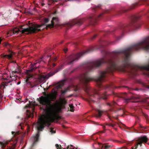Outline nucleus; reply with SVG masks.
Instances as JSON below:
<instances>
[{"label": "nucleus", "instance_id": "nucleus-10", "mask_svg": "<svg viewBox=\"0 0 149 149\" xmlns=\"http://www.w3.org/2000/svg\"><path fill=\"white\" fill-rule=\"evenodd\" d=\"M35 105L36 104L35 102H30L29 105L26 106V107L28 108L29 107H34L35 106Z\"/></svg>", "mask_w": 149, "mask_h": 149}, {"label": "nucleus", "instance_id": "nucleus-16", "mask_svg": "<svg viewBox=\"0 0 149 149\" xmlns=\"http://www.w3.org/2000/svg\"><path fill=\"white\" fill-rule=\"evenodd\" d=\"M50 132L52 134L54 133H55V129H50Z\"/></svg>", "mask_w": 149, "mask_h": 149}, {"label": "nucleus", "instance_id": "nucleus-13", "mask_svg": "<svg viewBox=\"0 0 149 149\" xmlns=\"http://www.w3.org/2000/svg\"><path fill=\"white\" fill-rule=\"evenodd\" d=\"M63 82H61L60 83H59L57 86V88H60L63 85Z\"/></svg>", "mask_w": 149, "mask_h": 149}, {"label": "nucleus", "instance_id": "nucleus-6", "mask_svg": "<svg viewBox=\"0 0 149 149\" xmlns=\"http://www.w3.org/2000/svg\"><path fill=\"white\" fill-rule=\"evenodd\" d=\"M148 139L146 136L141 137L139 138L138 141V144L140 145L143 142H146L147 141Z\"/></svg>", "mask_w": 149, "mask_h": 149}, {"label": "nucleus", "instance_id": "nucleus-8", "mask_svg": "<svg viewBox=\"0 0 149 149\" xmlns=\"http://www.w3.org/2000/svg\"><path fill=\"white\" fill-rule=\"evenodd\" d=\"M105 72H102L99 77H98V79H97V81H101L103 79L104 77L105 76Z\"/></svg>", "mask_w": 149, "mask_h": 149}, {"label": "nucleus", "instance_id": "nucleus-3", "mask_svg": "<svg viewBox=\"0 0 149 149\" xmlns=\"http://www.w3.org/2000/svg\"><path fill=\"white\" fill-rule=\"evenodd\" d=\"M136 46L139 48H142L146 51H148L149 50V42H141L138 43L136 44Z\"/></svg>", "mask_w": 149, "mask_h": 149}, {"label": "nucleus", "instance_id": "nucleus-23", "mask_svg": "<svg viewBox=\"0 0 149 149\" xmlns=\"http://www.w3.org/2000/svg\"><path fill=\"white\" fill-rule=\"evenodd\" d=\"M2 39H1V38H0V43H1V41H2Z\"/></svg>", "mask_w": 149, "mask_h": 149}, {"label": "nucleus", "instance_id": "nucleus-18", "mask_svg": "<svg viewBox=\"0 0 149 149\" xmlns=\"http://www.w3.org/2000/svg\"><path fill=\"white\" fill-rule=\"evenodd\" d=\"M38 134H37L35 137V140H37V139L38 138Z\"/></svg>", "mask_w": 149, "mask_h": 149}, {"label": "nucleus", "instance_id": "nucleus-14", "mask_svg": "<svg viewBox=\"0 0 149 149\" xmlns=\"http://www.w3.org/2000/svg\"><path fill=\"white\" fill-rule=\"evenodd\" d=\"M32 66H31V70H28L27 71H26V73L27 74H28L30 72H32L33 71V68H32L31 67H32Z\"/></svg>", "mask_w": 149, "mask_h": 149}, {"label": "nucleus", "instance_id": "nucleus-21", "mask_svg": "<svg viewBox=\"0 0 149 149\" xmlns=\"http://www.w3.org/2000/svg\"><path fill=\"white\" fill-rule=\"evenodd\" d=\"M13 79H11V80L10 79V80H9V81H7V82H10V81H12Z\"/></svg>", "mask_w": 149, "mask_h": 149}, {"label": "nucleus", "instance_id": "nucleus-19", "mask_svg": "<svg viewBox=\"0 0 149 149\" xmlns=\"http://www.w3.org/2000/svg\"><path fill=\"white\" fill-rule=\"evenodd\" d=\"M98 116H100L101 115L102 112L100 111H98Z\"/></svg>", "mask_w": 149, "mask_h": 149}, {"label": "nucleus", "instance_id": "nucleus-4", "mask_svg": "<svg viewBox=\"0 0 149 149\" xmlns=\"http://www.w3.org/2000/svg\"><path fill=\"white\" fill-rule=\"evenodd\" d=\"M54 74L49 73L45 75H40L38 78V80L40 82H42L44 81L45 79H48L49 77L52 76Z\"/></svg>", "mask_w": 149, "mask_h": 149}, {"label": "nucleus", "instance_id": "nucleus-5", "mask_svg": "<svg viewBox=\"0 0 149 149\" xmlns=\"http://www.w3.org/2000/svg\"><path fill=\"white\" fill-rule=\"evenodd\" d=\"M58 19L57 18L53 17L51 21V24L47 26V27L49 28H52L54 27V25H56L58 24Z\"/></svg>", "mask_w": 149, "mask_h": 149}, {"label": "nucleus", "instance_id": "nucleus-7", "mask_svg": "<svg viewBox=\"0 0 149 149\" xmlns=\"http://www.w3.org/2000/svg\"><path fill=\"white\" fill-rule=\"evenodd\" d=\"M104 62L103 59H100L96 61L95 62V66H99Z\"/></svg>", "mask_w": 149, "mask_h": 149}, {"label": "nucleus", "instance_id": "nucleus-1", "mask_svg": "<svg viewBox=\"0 0 149 149\" xmlns=\"http://www.w3.org/2000/svg\"><path fill=\"white\" fill-rule=\"evenodd\" d=\"M44 95L38 99L40 104L46 106L44 109V114L39 118L36 125L38 130L43 129L46 125H49L50 122L59 119V117L57 114L64 107L66 102L65 99H60L51 104V101L55 98V93L47 94L44 92Z\"/></svg>", "mask_w": 149, "mask_h": 149}, {"label": "nucleus", "instance_id": "nucleus-11", "mask_svg": "<svg viewBox=\"0 0 149 149\" xmlns=\"http://www.w3.org/2000/svg\"><path fill=\"white\" fill-rule=\"evenodd\" d=\"M100 147L102 148H104L105 149H107L110 147V146L108 145H102L101 144L100 146Z\"/></svg>", "mask_w": 149, "mask_h": 149}, {"label": "nucleus", "instance_id": "nucleus-22", "mask_svg": "<svg viewBox=\"0 0 149 149\" xmlns=\"http://www.w3.org/2000/svg\"><path fill=\"white\" fill-rule=\"evenodd\" d=\"M64 50L65 52H66L67 50V49H64Z\"/></svg>", "mask_w": 149, "mask_h": 149}, {"label": "nucleus", "instance_id": "nucleus-28", "mask_svg": "<svg viewBox=\"0 0 149 149\" xmlns=\"http://www.w3.org/2000/svg\"><path fill=\"white\" fill-rule=\"evenodd\" d=\"M10 78H11V76H10Z\"/></svg>", "mask_w": 149, "mask_h": 149}, {"label": "nucleus", "instance_id": "nucleus-12", "mask_svg": "<svg viewBox=\"0 0 149 149\" xmlns=\"http://www.w3.org/2000/svg\"><path fill=\"white\" fill-rule=\"evenodd\" d=\"M69 107H70V111L73 112L74 111L73 107L72 104H69Z\"/></svg>", "mask_w": 149, "mask_h": 149}, {"label": "nucleus", "instance_id": "nucleus-15", "mask_svg": "<svg viewBox=\"0 0 149 149\" xmlns=\"http://www.w3.org/2000/svg\"><path fill=\"white\" fill-rule=\"evenodd\" d=\"M32 74H29L28 75L27 77V79H26V81H28L29 80V79L31 77H32Z\"/></svg>", "mask_w": 149, "mask_h": 149}, {"label": "nucleus", "instance_id": "nucleus-27", "mask_svg": "<svg viewBox=\"0 0 149 149\" xmlns=\"http://www.w3.org/2000/svg\"><path fill=\"white\" fill-rule=\"evenodd\" d=\"M20 83V82H18L17 83V84H19Z\"/></svg>", "mask_w": 149, "mask_h": 149}, {"label": "nucleus", "instance_id": "nucleus-2", "mask_svg": "<svg viewBox=\"0 0 149 149\" xmlns=\"http://www.w3.org/2000/svg\"><path fill=\"white\" fill-rule=\"evenodd\" d=\"M42 25H35L31 27H29L27 28H23L22 26L18 28H15L14 29L13 32L14 33H18L19 31H21L22 33L28 34L29 33H32L38 31L40 30V27Z\"/></svg>", "mask_w": 149, "mask_h": 149}, {"label": "nucleus", "instance_id": "nucleus-25", "mask_svg": "<svg viewBox=\"0 0 149 149\" xmlns=\"http://www.w3.org/2000/svg\"><path fill=\"white\" fill-rule=\"evenodd\" d=\"M49 2H50V1H49V3H48V4L49 5H50V4H50V3H49Z\"/></svg>", "mask_w": 149, "mask_h": 149}, {"label": "nucleus", "instance_id": "nucleus-9", "mask_svg": "<svg viewBox=\"0 0 149 149\" xmlns=\"http://www.w3.org/2000/svg\"><path fill=\"white\" fill-rule=\"evenodd\" d=\"M14 54V53L13 52H12L10 54L8 55H2V56L3 57H6V58L8 59H10L13 56V55Z\"/></svg>", "mask_w": 149, "mask_h": 149}, {"label": "nucleus", "instance_id": "nucleus-26", "mask_svg": "<svg viewBox=\"0 0 149 149\" xmlns=\"http://www.w3.org/2000/svg\"><path fill=\"white\" fill-rule=\"evenodd\" d=\"M44 5V4L43 3H42V6H43V5Z\"/></svg>", "mask_w": 149, "mask_h": 149}, {"label": "nucleus", "instance_id": "nucleus-17", "mask_svg": "<svg viewBox=\"0 0 149 149\" xmlns=\"http://www.w3.org/2000/svg\"><path fill=\"white\" fill-rule=\"evenodd\" d=\"M145 69L147 70H149V65L145 66Z\"/></svg>", "mask_w": 149, "mask_h": 149}, {"label": "nucleus", "instance_id": "nucleus-20", "mask_svg": "<svg viewBox=\"0 0 149 149\" xmlns=\"http://www.w3.org/2000/svg\"><path fill=\"white\" fill-rule=\"evenodd\" d=\"M49 20L47 19H45V23H47L48 22Z\"/></svg>", "mask_w": 149, "mask_h": 149}, {"label": "nucleus", "instance_id": "nucleus-29", "mask_svg": "<svg viewBox=\"0 0 149 149\" xmlns=\"http://www.w3.org/2000/svg\"><path fill=\"white\" fill-rule=\"evenodd\" d=\"M7 79H8V78H7Z\"/></svg>", "mask_w": 149, "mask_h": 149}, {"label": "nucleus", "instance_id": "nucleus-24", "mask_svg": "<svg viewBox=\"0 0 149 149\" xmlns=\"http://www.w3.org/2000/svg\"><path fill=\"white\" fill-rule=\"evenodd\" d=\"M12 134L13 135L14 134V133H15L14 132H12Z\"/></svg>", "mask_w": 149, "mask_h": 149}]
</instances>
